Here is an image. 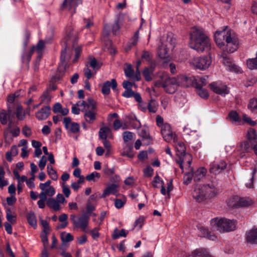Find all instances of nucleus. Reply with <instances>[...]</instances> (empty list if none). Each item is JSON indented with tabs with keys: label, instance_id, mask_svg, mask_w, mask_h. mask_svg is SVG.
I'll list each match as a JSON object with an SVG mask.
<instances>
[{
	"label": "nucleus",
	"instance_id": "obj_1",
	"mask_svg": "<svg viewBox=\"0 0 257 257\" xmlns=\"http://www.w3.org/2000/svg\"><path fill=\"white\" fill-rule=\"evenodd\" d=\"M214 37L217 45L224 52L233 53L238 48V38L233 31L227 26L216 31Z\"/></svg>",
	"mask_w": 257,
	"mask_h": 257
},
{
	"label": "nucleus",
	"instance_id": "obj_2",
	"mask_svg": "<svg viewBox=\"0 0 257 257\" xmlns=\"http://www.w3.org/2000/svg\"><path fill=\"white\" fill-rule=\"evenodd\" d=\"M218 181L216 178L207 184H197L192 192V197L197 202L200 203L209 200L218 193Z\"/></svg>",
	"mask_w": 257,
	"mask_h": 257
},
{
	"label": "nucleus",
	"instance_id": "obj_3",
	"mask_svg": "<svg viewBox=\"0 0 257 257\" xmlns=\"http://www.w3.org/2000/svg\"><path fill=\"white\" fill-rule=\"evenodd\" d=\"M189 46L198 52L209 50L210 40L203 29L194 27L192 29L190 34Z\"/></svg>",
	"mask_w": 257,
	"mask_h": 257
},
{
	"label": "nucleus",
	"instance_id": "obj_4",
	"mask_svg": "<svg viewBox=\"0 0 257 257\" xmlns=\"http://www.w3.org/2000/svg\"><path fill=\"white\" fill-rule=\"evenodd\" d=\"M172 141H173L177 155L179 156V159L177 160V162L183 171L184 166L190 167L192 162V156L190 154L186 153V147L183 142L178 141L176 137L175 140Z\"/></svg>",
	"mask_w": 257,
	"mask_h": 257
},
{
	"label": "nucleus",
	"instance_id": "obj_5",
	"mask_svg": "<svg viewBox=\"0 0 257 257\" xmlns=\"http://www.w3.org/2000/svg\"><path fill=\"white\" fill-rule=\"evenodd\" d=\"M81 108V111H84V118L85 120L92 123L96 119V106L95 101L91 98L87 99V102L79 101L76 104Z\"/></svg>",
	"mask_w": 257,
	"mask_h": 257
},
{
	"label": "nucleus",
	"instance_id": "obj_6",
	"mask_svg": "<svg viewBox=\"0 0 257 257\" xmlns=\"http://www.w3.org/2000/svg\"><path fill=\"white\" fill-rule=\"evenodd\" d=\"M210 224L213 230L220 232H229L236 228V223L233 220L225 218H215L210 221Z\"/></svg>",
	"mask_w": 257,
	"mask_h": 257
},
{
	"label": "nucleus",
	"instance_id": "obj_7",
	"mask_svg": "<svg viewBox=\"0 0 257 257\" xmlns=\"http://www.w3.org/2000/svg\"><path fill=\"white\" fill-rule=\"evenodd\" d=\"M77 39L78 38L76 34L73 31H70L67 34L64 39L66 48L62 50L60 56V60L62 65L64 63L66 60L69 59L70 57V55H68L67 53V48L69 47L71 44L73 47H74L75 43L77 41Z\"/></svg>",
	"mask_w": 257,
	"mask_h": 257
},
{
	"label": "nucleus",
	"instance_id": "obj_8",
	"mask_svg": "<svg viewBox=\"0 0 257 257\" xmlns=\"http://www.w3.org/2000/svg\"><path fill=\"white\" fill-rule=\"evenodd\" d=\"M189 63L195 69L205 70L210 65L211 59L209 56L194 57L190 60Z\"/></svg>",
	"mask_w": 257,
	"mask_h": 257
},
{
	"label": "nucleus",
	"instance_id": "obj_9",
	"mask_svg": "<svg viewBox=\"0 0 257 257\" xmlns=\"http://www.w3.org/2000/svg\"><path fill=\"white\" fill-rule=\"evenodd\" d=\"M161 85L166 92L171 94L174 93L178 87L177 79L167 76H163Z\"/></svg>",
	"mask_w": 257,
	"mask_h": 257
},
{
	"label": "nucleus",
	"instance_id": "obj_10",
	"mask_svg": "<svg viewBox=\"0 0 257 257\" xmlns=\"http://www.w3.org/2000/svg\"><path fill=\"white\" fill-rule=\"evenodd\" d=\"M89 216L85 213L81 217H76L75 215H71L70 219L72 221L73 225L76 228H81L83 231L86 232L88 224Z\"/></svg>",
	"mask_w": 257,
	"mask_h": 257
},
{
	"label": "nucleus",
	"instance_id": "obj_11",
	"mask_svg": "<svg viewBox=\"0 0 257 257\" xmlns=\"http://www.w3.org/2000/svg\"><path fill=\"white\" fill-rule=\"evenodd\" d=\"M51 181L48 180L44 183L39 184V188L41 192L39 194V196H42L48 199L52 197L55 194V188L51 185Z\"/></svg>",
	"mask_w": 257,
	"mask_h": 257
},
{
	"label": "nucleus",
	"instance_id": "obj_12",
	"mask_svg": "<svg viewBox=\"0 0 257 257\" xmlns=\"http://www.w3.org/2000/svg\"><path fill=\"white\" fill-rule=\"evenodd\" d=\"M210 89L214 93L224 96L229 92V89L226 84L221 82H213L210 84Z\"/></svg>",
	"mask_w": 257,
	"mask_h": 257
},
{
	"label": "nucleus",
	"instance_id": "obj_13",
	"mask_svg": "<svg viewBox=\"0 0 257 257\" xmlns=\"http://www.w3.org/2000/svg\"><path fill=\"white\" fill-rule=\"evenodd\" d=\"M227 167V163L223 160L217 159L210 164V172L215 175L220 173Z\"/></svg>",
	"mask_w": 257,
	"mask_h": 257
},
{
	"label": "nucleus",
	"instance_id": "obj_14",
	"mask_svg": "<svg viewBox=\"0 0 257 257\" xmlns=\"http://www.w3.org/2000/svg\"><path fill=\"white\" fill-rule=\"evenodd\" d=\"M229 206L232 208H238L240 207H248L254 205V202L249 197H244L239 198L236 203L231 202V199H230L228 202Z\"/></svg>",
	"mask_w": 257,
	"mask_h": 257
},
{
	"label": "nucleus",
	"instance_id": "obj_15",
	"mask_svg": "<svg viewBox=\"0 0 257 257\" xmlns=\"http://www.w3.org/2000/svg\"><path fill=\"white\" fill-rule=\"evenodd\" d=\"M161 129V133L163 139L167 142H171L175 140L176 135L172 132L171 125L168 123L165 124Z\"/></svg>",
	"mask_w": 257,
	"mask_h": 257
},
{
	"label": "nucleus",
	"instance_id": "obj_16",
	"mask_svg": "<svg viewBox=\"0 0 257 257\" xmlns=\"http://www.w3.org/2000/svg\"><path fill=\"white\" fill-rule=\"evenodd\" d=\"M221 58L222 59V62L226 67V69L227 70L234 71L237 73L241 72L240 68L234 64L232 59L228 57L225 54H223L221 55Z\"/></svg>",
	"mask_w": 257,
	"mask_h": 257
},
{
	"label": "nucleus",
	"instance_id": "obj_17",
	"mask_svg": "<svg viewBox=\"0 0 257 257\" xmlns=\"http://www.w3.org/2000/svg\"><path fill=\"white\" fill-rule=\"evenodd\" d=\"M158 49V54L161 59H165L169 57L168 50L170 48H173L174 45L170 42H161Z\"/></svg>",
	"mask_w": 257,
	"mask_h": 257
},
{
	"label": "nucleus",
	"instance_id": "obj_18",
	"mask_svg": "<svg viewBox=\"0 0 257 257\" xmlns=\"http://www.w3.org/2000/svg\"><path fill=\"white\" fill-rule=\"evenodd\" d=\"M81 3L82 0H64L61 6V9L71 11L72 14H73L75 13L76 8Z\"/></svg>",
	"mask_w": 257,
	"mask_h": 257
},
{
	"label": "nucleus",
	"instance_id": "obj_19",
	"mask_svg": "<svg viewBox=\"0 0 257 257\" xmlns=\"http://www.w3.org/2000/svg\"><path fill=\"white\" fill-rule=\"evenodd\" d=\"M176 79L178 86L180 85L181 86L185 87L191 86L195 81V78L194 77L187 76L183 75L178 76Z\"/></svg>",
	"mask_w": 257,
	"mask_h": 257
},
{
	"label": "nucleus",
	"instance_id": "obj_20",
	"mask_svg": "<svg viewBox=\"0 0 257 257\" xmlns=\"http://www.w3.org/2000/svg\"><path fill=\"white\" fill-rule=\"evenodd\" d=\"M20 133V130L14 123L10 121L8 127L6 128L5 132V136L7 138L9 134H12L14 137L18 136Z\"/></svg>",
	"mask_w": 257,
	"mask_h": 257
},
{
	"label": "nucleus",
	"instance_id": "obj_21",
	"mask_svg": "<svg viewBox=\"0 0 257 257\" xmlns=\"http://www.w3.org/2000/svg\"><path fill=\"white\" fill-rule=\"evenodd\" d=\"M117 87V82L114 79H111V81H106L102 86L101 92L104 95H108L110 93V88L111 87L113 90L116 89Z\"/></svg>",
	"mask_w": 257,
	"mask_h": 257
},
{
	"label": "nucleus",
	"instance_id": "obj_22",
	"mask_svg": "<svg viewBox=\"0 0 257 257\" xmlns=\"http://www.w3.org/2000/svg\"><path fill=\"white\" fill-rule=\"evenodd\" d=\"M50 111L49 106H45L36 113V117L39 120H45L50 115Z\"/></svg>",
	"mask_w": 257,
	"mask_h": 257
},
{
	"label": "nucleus",
	"instance_id": "obj_23",
	"mask_svg": "<svg viewBox=\"0 0 257 257\" xmlns=\"http://www.w3.org/2000/svg\"><path fill=\"white\" fill-rule=\"evenodd\" d=\"M245 238L246 241L250 244H257V227L246 232Z\"/></svg>",
	"mask_w": 257,
	"mask_h": 257
},
{
	"label": "nucleus",
	"instance_id": "obj_24",
	"mask_svg": "<svg viewBox=\"0 0 257 257\" xmlns=\"http://www.w3.org/2000/svg\"><path fill=\"white\" fill-rule=\"evenodd\" d=\"M188 257H213L207 250L203 248L194 250Z\"/></svg>",
	"mask_w": 257,
	"mask_h": 257
},
{
	"label": "nucleus",
	"instance_id": "obj_25",
	"mask_svg": "<svg viewBox=\"0 0 257 257\" xmlns=\"http://www.w3.org/2000/svg\"><path fill=\"white\" fill-rule=\"evenodd\" d=\"M139 134L142 138V141H143L145 145H148L152 142V139L147 129L142 128L140 130Z\"/></svg>",
	"mask_w": 257,
	"mask_h": 257
},
{
	"label": "nucleus",
	"instance_id": "obj_26",
	"mask_svg": "<svg viewBox=\"0 0 257 257\" xmlns=\"http://www.w3.org/2000/svg\"><path fill=\"white\" fill-rule=\"evenodd\" d=\"M99 137L100 139H112V135L110 128L107 126L101 127L99 131Z\"/></svg>",
	"mask_w": 257,
	"mask_h": 257
},
{
	"label": "nucleus",
	"instance_id": "obj_27",
	"mask_svg": "<svg viewBox=\"0 0 257 257\" xmlns=\"http://www.w3.org/2000/svg\"><path fill=\"white\" fill-rule=\"evenodd\" d=\"M118 184H112L109 185L104 191L102 194L101 197L104 198L106 196L112 194H116L117 193V188L118 187Z\"/></svg>",
	"mask_w": 257,
	"mask_h": 257
},
{
	"label": "nucleus",
	"instance_id": "obj_28",
	"mask_svg": "<svg viewBox=\"0 0 257 257\" xmlns=\"http://www.w3.org/2000/svg\"><path fill=\"white\" fill-rule=\"evenodd\" d=\"M207 173V170L204 167H200L193 173L195 181H199L204 177Z\"/></svg>",
	"mask_w": 257,
	"mask_h": 257
},
{
	"label": "nucleus",
	"instance_id": "obj_29",
	"mask_svg": "<svg viewBox=\"0 0 257 257\" xmlns=\"http://www.w3.org/2000/svg\"><path fill=\"white\" fill-rule=\"evenodd\" d=\"M52 95L49 88L46 89L40 97V104H48L51 101Z\"/></svg>",
	"mask_w": 257,
	"mask_h": 257
},
{
	"label": "nucleus",
	"instance_id": "obj_30",
	"mask_svg": "<svg viewBox=\"0 0 257 257\" xmlns=\"http://www.w3.org/2000/svg\"><path fill=\"white\" fill-rule=\"evenodd\" d=\"M228 117L230 120L237 124H243L242 118L239 116L237 112L235 111H231L228 114Z\"/></svg>",
	"mask_w": 257,
	"mask_h": 257
},
{
	"label": "nucleus",
	"instance_id": "obj_31",
	"mask_svg": "<svg viewBox=\"0 0 257 257\" xmlns=\"http://www.w3.org/2000/svg\"><path fill=\"white\" fill-rule=\"evenodd\" d=\"M86 64H88V67H91L95 72L99 69L101 66V63L98 62L95 58L92 56L89 57V60Z\"/></svg>",
	"mask_w": 257,
	"mask_h": 257
},
{
	"label": "nucleus",
	"instance_id": "obj_32",
	"mask_svg": "<svg viewBox=\"0 0 257 257\" xmlns=\"http://www.w3.org/2000/svg\"><path fill=\"white\" fill-rule=\"evenodd\" d=\"M45 43L43 40H40L36 46H34L31 48L32 53L36 51L38 54L39 59L42 56V52L44 47Z\"/></svg>",
	"mask_w": 257,
	"mask_h": 257
},
{
	"label": "nucleus",
	"instance_id": "obj_33",
	"mask_svg": "<svg viewBox=\"0 0 257 257\" xmlns=\"http://www.w3.org/2000/svg\"><path fill=\"white\" fill-rule=\"evenodd\" d=\"M121 155L123 156H126L130 158H132L134 157L135 154L133 151V147L131 145L125 144V146L123 148V151L121 153Z\"/></svg>",
	"mask_w": 257,
	"mask_h": 257
},
{
	"label": "nucleus",
	"instance_id": "obj_34",
	"mask_svg": "<svg viewBox=\"0 0 257 257\" xmlns=\"http://www.w3.org/2000/svg\"><path fill=\"white\" fill-rule=\"evenodd\" d=\"M46 203L48 207L52 208L55 211H59L61 209V207L58 202L52 197L48 198Z\"/></svg>",
	"mask_w": 257,
	"mask_h": 257
},
{
	"label": "nucleus",
	"instance_id": "obj_35",
	"mask_svg": "<svg viewBox=\"0 0 257 257\" xmlns=\"http://www.w3.org/2000/svg\"><path fill=\"white\" fill-rule=\"evenodd\" d=\"M139 32L138 31L135 32L134 36L130 40V42L128 43L125 48L126 51L131 50L133 47L136 46L139 40Z\"/></svg>",
	"mask_w": 257,
	"mask_h": 257
},
{
	"label": "nucleus",
	"instance_id": "obj_36",
	"mask_svg": "<svg viewBox=\"0 0 257 257\" xmlns=\"http://www.w3.org/2000/svg\"><path fill=\"white\" fill-rule=\"evenodd\" d=\"M161 189V193L163 195H167V197H170V193L173 190L172 180H171L167 184V190L164 185H162Z\"/></svg>",
	"mask_w": 257,
	"mask_h": 257
},
{
	"label": "nucleus",
	"instance_id": "obj_37",
	"mask_svg": "<svg viewBox=\"0 0 257 257\" xmlns=\"http://www.w3.org/2000/svg\"><path fill=\"white\" fill-rule=\"evenodd\" d=\"M155 67L151 66L149 68H146L143 71V75L146 81H150L152 78L151 75L154 71Z\"/></svg>",
	"mask_w": 257,
	"mask_h": 257
},
{
	"label": "nucleus",
	"instance_id": "obj_38",
	"mask_svg": "<svg viewBox=\"0 0 257 257\" xmlns=\"http://www.w3.org/2000/svg\"><path fill=\"white\" fill-rule=\"evenodd\" d=\"M158 103L155 99H151L148 103V111L150 113H155L158 110Z\"/></svg>",
	"mask_w": 257,
	"mask_h": 257
},
{
	"label": "nucleus",
	"instance_id": "obj_39",
	"mask_svg": "<svg viewBox=\"0 0 257 257\" xmlns=\"http://www.w3.org/2000/svg\"><path fill=\"white\" fill-rule=\"evenodd\" d=\"M128 233V230L122 229L120 231H118V229L116 228L113 231L112 238L116 239L120 238V237H126Z\"/></svg>",
	"mask_w": 257,
	"mask_h": 257
},
{
	"label": "nucleus",
	"instance_id": "obj_40",
	"mask_svg": "<svg viewBox=\"0 0 257 257\" xmlns=\"http://www.w3.org/2000/svg\"><path fill=\"white\" fill-rule=\"evenodd\" d=\"M27 219L30 225L34 228L37 227V220L36 216L33 212H30L27 214Z\"/></svg>",
	"mask_w": 257,
	"mask_h": 257
},
{
	"label": "nucleus",
	"instance_id": "obj_41",
	"mask_svg": "<svg viewBox=\"0 0 257 257\" xmlns=\"http://www.w3.org/2000/svg\"><path fill=\"white\" fill-rule=\"evenodd\" d=\"M5 172L4 167L0 166V188H3L4 187L9 184L8 181L5 178Z\"/></svg>",
	"mask_w": 257,
	"mask_h": 257
},
{
	"label": "nucleus",
	"instance_id": "obj_42",
	"mask_svg": "<svg viewBox=\"0 0 257 257\" xmlns=\"http://www.w3.org/2000/svg\"><path fill=\"white\" fill-rule=\"evenodd\" d=\"M247 67L250 70L257 69V52L256 57L254 58H249L246 61Z\"/></svg>",
	"mask_w": 257,
	"mask_h": 257
},
{
	"label": "nucleus",
	"instance_id": "obj_43",
	"mask_svg": "<svg viewBox=\"0 0 257 257\" xmlns=\"http://www.w3.org/2000/svg\"><path fill=\"white\" fill-rule=\"evenodd\" d=\"M196 89L197 90V93L202 98L206 99L208 97V93L207 90L202 88L199 84H196Z\"/></svg>",
	"mask_w": 257,
	"mask_h": 257
},
{
	"label": "nucleus",
	"instance_id": "obj_44",
	"mask_svg": "<svg viewBox=\"0 0 257 257\" xmlns=\"http://www.w3.org/2000/svg\"><path fill=\"white\" fill-rule=\"evenodd\" d=\"M247 107L252 113H257V99H251L248 102Z\"/></svg>",
	"mask_w": 257,
	"mask_h": 257
},
{
	"label": "nucleus",
	"instance_id": "obj_45",
	"mask_svg": "<svg viewBox=\"0 0 257 257\" xmlns=\"http://www.w3.org/2000/svg\"><path fill=\"white\" fill-rule=\"evenodd\" d=\"M48 174L49 175L50 178L53 180H57L58 176L56 171L53 169V167L48 165L47 167Z\"/></svg>",
	"mask_w": 257,
	"mask_h": 257
},
{
	"label": "nucleus",
	"instance_id": "obj_46",
	"mask_svg": "<svg viewBox=\"0 0 257 257\" xmlns=\"http://www.w3.org/2000/svg\"><path fill=\"white\" fill-rule=\"evenodd\" d=\"M152 184L154 188H159L162 185H164V181L158 175H156L154 177L152 182Z\"/></svg>",
	"mask_w": 257,
	"mask_h": 257
},
{
	"label": "nucleus",
	"instance_id": "obj_47",
	"mask_svg": "<svg viewBox=\"0 0 257 257\" xmlns=\"http://www.w3.org/2000/svg\"><path fill=\"white\" fill-rule=\"evenodd\" d=\"M61 239L63 243L71 241L73 240V236L70 233L63 232L61 234Z\"/></svg>",
	"mask_w": 257,
	"mask_h": 257
},
{
	"label": "nucleus",
	"instance_id": "obj_48",
	"mask_svg": "<svg viewBox=\"0 0 257 257\" xmlns=\"http://www.w3.org/2000/svg\"><path fill=\"white\" fill-rule=\"evenodd\" d=\"M250 143L251 142L248 141L242 142L240 144V150L243 153L248 152L249 151L248 150L251 147Z\"/></svg>",
	"mask_w": 257,
	"mask_h": 257
},
{
	"label": "nucleus",
	"instance_id": "obj_49",
	"mask_svg": "<svg viewBox=\"0 0 257 257\" xmlns=\"http://www.w3.org/2000/svg\"><path fill=\"white\" fill-rule=\"evenodd\" d=\"M66 129L68 131L74 134L79 132L80 126L78 123L73 122Z\"/></svg>",
	"mask_w": 257,
	"mask_h": 257
},
{
	"label": "nucleus",
	"instance_id": "obj_50",
	"mask_svg": "<svg viewBox=\"0 0 257 257\" xmlns=\"http://www.w3.org/2000/svg\"><path fill=\"white\" fill-rule=\"evenodd\" d=\"M119 18H117L115 20L114 24L112 26V31L114 35H116L119 33L120 26H119Z\"/></svg>",
	"mask_w": 257,
	"mask_h": 257
},
{
	"label": "nucleus",
	"instance_id": "obj_51",
	"mask_svg": "<svg viewBox=\"0 0 257 257\" xmlns=\"http://www.w3.org/2000/svg\"><path fill=\"white\" fill-rule=\"evenodd\" d=\"M6 218L11 223H14L16 221V216L12 214V211L10 208H8L6 211Z\"/></svg>",
	"mask_w": 257,
	"mask_h": 257
},
{
	"label": "nucleus",
	"instance_id": "obj_52",
	"mask_svg": "<svg viewBox=\"0 0 257 257\" xmlns=\"http://www.w3.org/2000/svg\"><path fill=\"white\" fill-rule=\"evenodd\" d=\"M100 177V174L97 172H93L91 174L88 175L86 177V179L88 181H94L95 182V178L99 179Z\"/></svg>",
	"mask_w": 257,
	"mask_h": 257
},
{
	"label": "nucleus",
	"instance_id": "obj_53",
	"mask_svg": "<svg viewBox=\"0 0 257 257\" xmlns=\"http://www.w3.org/2000/svg\"><path fill=\"white\" fill-rule=\"evenodd\" d=\"M257 137L255 131L253 128H249L247 134V137L250 142L255 140Z\"/></svg>",
	"mask_w": 257,
	"mask_h": 257
},
{
	"label": "nucleus",
	"instance_id": "obj_54",
	"mask_svg": "<svg viewBox=\"0 0 257 257\" xmlns=\"http://www.w3.org/2000/svg\"><path fill=\"white\" fill-rule=\"evenodd\" d=\"M16 115L20 120L23 119L25 117V113L21 106H18L17 108Z\"/></svg>",
	"mask_w": 257,
	"mask_h": 257
},
{
	"label": "nucleus",
	"instance_id": "obj_55",
	"mask_svg": "<svg viewBox=\"0 0 257 257\" xmlns=\"http://www.w3.org/2000/svg\"><path fill=\"white\" fill-rule=\"evenodd\" d=\"M257 170L256 168H253L252 172L251 173L252 177L249 181L245 183V186L248 188H252L253 187V178L255 174L256 173Z\"/></svg>",
	"mask_w": 257,
	"mask_h": 257
},
{
	"label": "nucleus",
	"instance_id": "obj_56",
	"mask_svg": "<svg viewBox=\"0 0 257 257\" xmlns=\"http://www.w3.org/2000/svg\"><path fill=\"white\" fill-rule=\"evenodd\" d=\"M193 177V172H187L184 176V184L188 185L189 184Z\"/></svg>",
	"mask_w": 257,
	"mask_h": 257
},
{
	"label": "nucleus",
	"instance_id": "obj_57",
	"mask_svg": "<svg viewBox=\"0 0 257 257\" xmlns=\"http://www.w3.org/2000/svg\"><path fill=\"white\" fill-rule=\"evenodd\" d=\"M148 103L145 102L143 100L141 101L138 104V107L139 109H140V110L144 112H146L148 111Z\"/></svg>",
	"mask_w": 257,
	"mask_h": 257
},
{
	"label": "nucleus",
	"instance_id": "obj_58",
	"mask_svg": "<svg viewBox=\"0 0 257 257\" xmlns=\"http://www.w3.org/2000/svg\"><path fill=\"white\" fill-rule=\"evenodd\" d=\"M0 120L3 124H6L8 122V115L4 110L0 111Z\"/></svg>",
	"mask_w": 257,
	"mask_h": 257
},
{
	"label": "nucleus",
	"instance_id": "obj_59",
	"mask_svg": "<svg viewBox=\"0 0 257 257\" xmlns=\"http://www.w3.org/2000/svg\"><path fill=\"white\" fill-rule=\"evenodd\" d=\"M33 53H32L31 49L29 53H26L22 55V59L23 63H28L31 60L32 55Z\"/></svg>",
	"mask_w": 257,
	"mask_h": 257
},
{
	"label": "nucleus",
	"instance_id": "obj_60",
	"mask_svg": "<svg viewBox=\"0 0 257 257\" xmlns=\"http://www.w3.org/2000/svg\"><path fill=\"white\" fill-rule=\"evenodd\" d=\"M134 71L131 65H128L124 69V73L126 77L132 78L133 77Z\"/></svg>",
	"mask_w": 257,
	"mask_h": 257
},
{
	"label": "nucleus",
	"instance_id": "obj_61",
	"mask_svg": "<svg viewBox=\"0 0 257 257\" xmlns=\"http://www.w3.org/2000/svg\"><path fill=\"white\" fill-rule=\"evenodd\" d=\"M133 138V133L130 132L126 131L123 133V139L124 142H128L131 140Z\"/></svg>",
	"mask_w": 257,
	"mask_h": 257
},
{
	"label": "nucleus",
	"instance_id": "obj_62",
	"mask_svg": "<svg viewBox=\"0 0 257 257\" xmlns=\"http://www.w3.org/2000/svg\"><path fill=\"white\" fill-rule=\"evenodd\" d=\"M103 173L108 176L111 175L114 173V168H109L107 166L104 167L103 169Z\"/></svg>",
	"mask_w": 257,
	"mask_h": 257
},
{
	"label": "nucleus",
	"instance_id": "obj_63",
	"mask_svg": "<svg viewBox=\"0 0 257 257\" xmlns=\"http://www.w3.org/2000/svg\"><path fill=\"white\" fill-rule=\"evenodd\" d=\"M47 158L45 156L42 157L39 162V167L41 170H43L46 164Z\"/></svg>",
	"mask_w": 257,
	"mask_h": 257
},
{
	"label": "nucleus",
	"instance_id": "obj_64",
	"mask_svg": "<svg viewBox=\"0 0 257 257\" xmlns=\"http://www.w3.org/2000/svg\"><path fill=\"white\" fill-rule=\"evenodd\" d=\"M22 133L26 137H30L32 134L31 128L27 125L24 126L22 129Z\"/></svg>",
	"mask_w": 257,
	"mask_h": 257
}]
</instances>
